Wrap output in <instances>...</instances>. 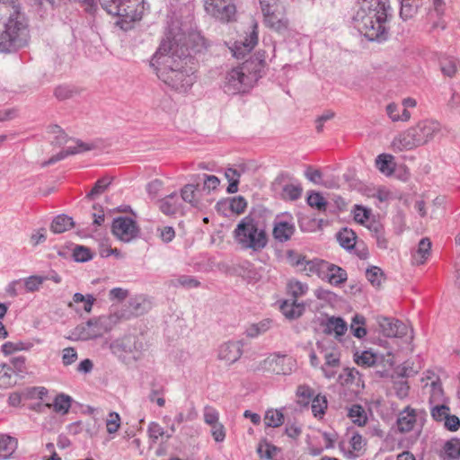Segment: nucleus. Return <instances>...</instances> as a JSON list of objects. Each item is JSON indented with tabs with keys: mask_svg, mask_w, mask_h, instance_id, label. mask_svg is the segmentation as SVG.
Returning <instances> with one entry per match:
<instances>
[{
	"mask_svg": "<svg viewBox=\"0 0 460 460\" xmlns=\"http://www.w3.org/2000/svg\"><path fill=\"white\" fill-rule=\"evenodd\" d=\"M303 192V188L300 184H286L282 189V196L284 199L289 200L298 199Z\"/></svg>",
	"mask_w": 460,
	"mask_h": 460,
	"instance_id": "obj_47",
	"label": "nucleus"
},
{
	"mask_svg": "<svg viewBox=\"0 0 460 460\" xmlns=\"http://www.w3.org/2000/svg\"><path fill=\"white\" fill-rule=\"evenodd\" d=\"M28 22L18 0H0V52L13 53L29 41Z\"/></svg>",
	"mask_w": 460,
	"mask_h": 460,
	"instance_id": "obj_2",
	"label": "nucleus"
},
{
	"mask_svg": "<svg viewBox=\"0 0 460 460\" xmlns=\"http://www.w3.org/2000/svg\"><path fill=\"white\" fill-rule=\"evenodd\" d=\"M296 396L299 399H301V403L308 404L309 401L313 399L315 395L314 391L310 386L303 385L297 387Z\"/></svg>",
	"mask_w": 460,
	"mask_h": 460,
	"instance_id": "obj_55",
	"label": "nucleus"
},
{
	"mask_svg": "<svg viewBox=\"0 0 460 460\" xmlns=\"http://www.w3.org/2000/svg\"><path fill=\"white\" fill-rule=\"evenodd\" d=\"M440 128V124L436 120L420 121L416 126L396 136L392 146L395 151L411 150L432 140Z\"/></svg>",
	"mask_w": 460,
	"mask_h": 460,
	"instance_id": "obj_6",
	"label": "nucleus"
},
{
	"mask_svg": "<svg viewBox=\"0 0 460 460\" xmlns=\"http://www.w3.org/2000/svg\"><path fill=\"white\" fill-rule=\"evenodd\" d=\"M336 237L340 245L345 250L351 251L355 248L357 235L351 229L346 227L341 229L337 233Z\"/></svg>",
	"mask_w": 460,
	"mask_h": 460,
	"instance_id": "obj_26",
	"label": "nucleus"
},
{
	"mask_svg": "<svg viewBox=\"0 0 460 460\" xmlns=\"http://www.w3.org/2000/svg\"><path fill=\"white\" fill-rule=\"evenodd\" d=\"M317 276L323 280H327L330 284L338 286L347 280L348 275L342 268L327 261L324 270L317 272Z\"/></svg>",
	"mask_w": 460,
	"mask_h": 460,
	"instance_id": "obj_20",
	"label": "nucleus"
},
{
	"mask_svg": "<svg viewBox=\"0 0 460 460\" xmlns=\"http://www.w3.org/2000/svg\"><path fill=\"white\" fill-rule=\"evenodd\" d=\"M261 367L276 375H288L291 372V358L285 355H271L261 362Z\"/></svg>",
	"mask_w": 460,
	"mask_h": 460,
	"instance_id": "obj_15",
	"label": "nucleus"
},
{
	"mask_svg": "<svg viewBox=\"0 0 460 460\" xmlns=\"http://www.w3.org/2000/svg\"><path fill=\"white\" fill-rule=\"evenodd\" d=\"M73 258L75 261L85 262L92 259V253L89 248L77 245L73 251Z\"/></svg>",
	"mask_w": 460,
	"mask_h": 460,
	"instance_id": "obj_52",
	"label": "nucleus"
},
{
	"mask_svg": "<svg viewBox=\"0 0 460 460\" xmlns=\"http://www.w3.org/2000/svg\"><path fill=\"white\" fill-rule=\"evenodd\" d=\"M49 133L54 136L52 144L58 146L66 145L68 142L73 141L76 145L75 146H69L66 149L61 150L57 155L51 156L49 160L42 163V166L46 167L51 165L60 160L65 159L68 155L79 154L82 152L89 151L93 148V145L84 143L81 140H74L69 137L65 131L58 125H51L49 127Z\"/></svg>",
	"mask_w": 460,
	"mask_h": 460,
	"instance_id": "obj_9",
	"label": "nucleus"
},
{
	"mask_svg": "<svg viewBox=\"0 0 460 460\" xmlns=\"http://www.w3.org/2000/svg\"><path fill=\"white\" fill-rule=\"evenodd\" d=\"M271 323L270 319H263L259 323H252L246 328L245 334L249 338H256L268 332L271 328Z\"/></svg>",
	"mask_w": 460,
	"mask_h": 460,
	"instance_id": "obj_30",
	"label": "nucleus"
},
{
	"mask_svg": "<svg viewBox=\"0 0 460 460\" xmlns=\"http://www.w3.org/2000/svg\"><path fill=\"white\" fill-rule=\"evenodd\" d=\"M283 314L288 319H296L300 317L305 311L303 303H298L297 300L293 299L291 303L284 301L280 306Z\"/></svg>",
	"mask_w": 460,
	"mask_h": 460,
	"instance_id": "obj_24",
	"label": "nucleus"
},
{
	"mask_svg": "<svg viewBox=\"0 0 460 460\" xmlns=\"http://www.w3.org/2000/svg\"><path fill=\"white\" fill-rule=\"evenodd\" d=\"M410 1L411 0H400V16L404 21L412 18L417 13L418 4H414L413 2L411 3Z\"/></svg>",
	"mask_w": 460,
	"mask_h": 460,
	"instance_id": "obj_48",
	"label": "nucleus"
},
{
	"mask_svg": "<svg viewBox=\"0 0 460 460\" xmlns=\"http://www.w3.org/2000/svg\"><path fill=\"white\" fill-rule=\"evenodd\" d=\"M205 9L208 14L222 22L235 21L236 6L233 0H207Z\"/></svg>",
	"mask_w": 460,
	"mask_h": 460,
	"instance_id": "obj_11",
	"label": "nucleus"
},
{
	"mask_svg": "<svg viewBox=\"0 0 460 460\" xmlns=\"http://www.w3.org/2000/svg\"><path fill=\"white\" fill-rule=\"evenodd\" d=\"M365 324L366 318L363 315L356 314L352 318L350 331L355 337L361 339L367 335V329L364 327Z\"/></svg>",
	"mask_w": 460,
	"mask_h": 460,
	"instance_id": "obj_41",
	"label": "nucleus"
},
{
	"mask_svg": "<svg viewBox=\"0 0 460 460\" xmlns=\"http://www.w3.org/2000/svg\"><path fill=\"white\" fill-rule=\"evenodd\" d=\"M276 447L265 442L260 443L257 448V452L262 458L271 459L276 451Z\"/></svg>",
	"mask_w": 460,
	"mask_h": 460,
	"instance_id": "obj_63",
	"label": "nucleus"
},
{
	"mask_svg": "<svg viewBox=\"0 0 460 460\" xmlns=\"http://www.w3.org/2000/svg\"><path fill=\"white\" fill-rule=\"evenodd\" d=\"M431 242L429 238H422L418 245V250L413 255V261L417 264H423L430 253Z\"/></svg>",
	"mask_w": 460,
	"mask_h": 460,
	"instance_id": "obj_33",
	"label": "nucleus"
},
{
	"mask_svg": "<svg viewBox=\"0 0 460 460\" xmlns=\"http://www.w3.org/2000/svg\"><path fill=\"white\" fill-rule=\"evenodd\" d=\"M120 427V416L115 411H111L106 419V429L109 434H115Z\"/></svg>",
	"mask_w": 460,
	"mask_h": 460,
	"instance_id": "obj_49",
	"label": "nucleus"
},
{
	"mask_svg": "<svg viewBox=\"0 0 460 460\" xmlns=\"http://www.w3.org/2000/svg\"><path fill=\"white\" fill-rule=\"evenodd\" d=\"M264 423L267 427H280L284 423V414L281 410H268L265 412Z\"/></svg>",
	"mask_w": 460,
	"mask_h": 460,
	"instance_id": "obj_37",
	"label": "nucleus"
},
{
	"mask_svg": "<svg viewBox=\"0 0 460 460\" xmlns=\"http://www.w3.org/2000/svg\"><path fill=\"white\" fill-rule=\"evenodd\" d=\"M348 416L351 419V420L358 425L364 426L367 423V416L365 409L359 404H353L349 409Z\"/></svg>",
	"mask_w": 460,
	"mask_h": 460,
	"instance_id": "obj_38",
	"label": "nucleus"
},
{
	"mask_svg": "<svg viewBox=\"0 0 460 460\" xmlns=\"http://www.w3.org/2000/svg\"><path fill=\"white\" fill-rule=\"evenodd\" d=\"M366 277L373 286L381 284L383 271L379 267L372 266L366 270Z\"/></svg>",
	"mask_w": 460,
	"mask_h": 460,
	"instance_id": "obj_53",
	"label": "nucleus"
},
{
	"mask_svg": "<svg viewBox=\"0 0 460 460\" xmlns=\"http://www.w3.org/2000/svg\"><path fill=\"white\" fill-rule=\"evenodd\" d=\"M111 231L118 239L128 243L137 236L139 229L132 218L119 217L113 220Z\"/></svg>",
	"mask_w": 460,
	"mask_h": 460,
	"instance_id": "obj_12",
	"label": "nucleus"
},
{
	"mask_svg": "<svg viewBox=\"0 0 460 460\" xmlns=\"http://www.w3.org/2000/svg\"><path fill=\"white\" fill-rule=\"evenodd\" d=\"M353 213L355 221L364 225L365 222L369 218L371 210L364 208L363 206L356 205Z\"/></svg>",
	"mask_w": 460,
	"mask_h": 460,
	"instance_id": "obj_57",
	"label": "nucleus"
},
{
	"mask_svg": "<svg viewBox=\"0 0 460 460\" xmlns=\"http://www.w3.org/2000/svg\"><path fill=\"white\" fill-rule=\"evenodd\" d=\"M449 412L450 409L446 404L435 405L430 410L431 417L436 421H443Z\"/></svg>",
	"mask_w": 460,
	"mask_h": 460,
	"instance_id": "obj_56",
	"label": "nucleus"
},
{
	"mask_svg": "<svg viewBox=\"0 0 460 460\" xmlns=\"http://www.w3.org/2000/svg\"><path fill=\"white\" fill-rule=\"evenodd\" d=\"M258 25L257 23L252 24V30L250 34L245 37L242 41H236L234 48L232 49L233 55L236 58H243L244 56L251 52L258 43Z\"/></svg>",
	"mask_w": 460,
	"mask_h": 460,
	"instance_id": "obj_19",
	"label": "nucleus"
},
{
	"mask_svg": "<svg viewBox=\"0 0 460 460\" xmlns=\"http://www.w3.org/2000/svg\"><path fill=\"white\" fill-rule=\"evenodd\" d=\"M17 440L7 435H0V458H8L15 450Z\"/></svg>",
	"mask_w": 460,
	"mask_h": 460,
	"instance_id": "obj_32",
	"label": "nucleus"
},
{
	"mask_svg": "<svg viewBox=\"0 0 460 460\" xmlns=\"http://www.w3.org/2000/svg\"><path fill=\"white\" fill-rule=\"evenodd\" d=\"M288 291L293 299L297 300L298 297L304 296L308 291V286L298 280H290L288 283Z\"/></svg>",
	"mask_w": 460,
	"mask_h": 460,
	"instance_id": "obj_43",
	"label": "nucleus"
},
{
	"mask_svg": "<svg viewBox=\"0 0 460 460\" xmlns=\"http://www.w3.org/2000/svg\"><path fill=\"white\" fill-rule=\"evenodd\" d=\"M287 259L288 262L298 269L303 266L304 261H305L306 256L296 252L294 250H288L287 252Z\"/></svg>",
	"mask_w": 460,
	"mask_h": 460,
	"instance_id": "obj_60",
	"label": "nucleus"
},
{
	"mask_svg": "<svg viewBox=\"0 0 460 460\" xmlns=\"http://www.w3.org/2000/svg\"><path fill=\"white\" fill-rule=\"evenodd\" d=\"M327 261L323 260H307L305 259V261H304V264L302 267H300V270L304 271L305 275L312 276V275H317V272H323L324 270V268L326 266Z\"/></svg>",
	"mask_w": 460,
	"mask_h": 460,
	"instance_id": "obj_34",
	"label": "nucleus"
},
{
	"mask_svg": "<svg viewBox=\"0 0 460 460\" xmlns=\"http://www.w3.org/2000/svg\"><path fill=\"white\" fill-rule=\"evenodd\" d=\"M440 71L445 76L454 77L457 72L458 60L451 56H441L438 59Z\"/></svg>",
	"mask_w": 460,
	"mask_h": 460,
	"instance_id": "obj_27",
	"label": "nucleus"
},
{
	"mask_svg": "<svg viewBox=\"0 0 460 460\" xmlns=\"http://www.w3.org/2000/svg\"><path fill=\"white\" fill-rule=\"evenodd\" d=\"M102 7L110 14L119 17L117 24L128 30L130 23L142 18L144 0H99Z\"/></svg>",
	"mask_w": 460,
	"mask_h": 460,
	"instance_id": "obj_7",
	"label": "nucleus"
},
{
	"mask_svg": "<svg viewBox=\"0 0 460 460\" xmlns=\"http://www.w3.org/2000/svg\"><path fill=\"white\" fill-rule=\"evenodd\" d=\"M111 183V178L102 177L99 179L93 185L90 192L87 193L86 198L94 199L97 196L105 191L107 187Z\"/></svg>",
	"mask_w": 460,
	"mask_h": 460,
	"instance_id": "obj_44",
	"label": "nucleus"
},
{
	"mask_svg": "<svg viewBox=\"0 0 460 460\" xmlns=\"http://www.w3.org/2000/svg\"><path fill=\"white\" fill-rule=\"evenodd\" d=\"M30 345H26L25 343L20 341V342H11L7 341L4 343L1 347V350L4 355H11L12 353L15 351L20 350H27L30 349Z\"/></svg>",
	"mask_w": 460,
	"mask_h": 460,
	"instance_id": "obj_51",
	"label": "nucleus"
},
{
	"mask_svg": "<svg viewBox=\"0 0 460 460\" xmlns=\"http://www.w3.org/2000/svg\"><path fill=\"white\" fill-rule=\"evenodd\" d=\"M150 309V302L146 299L137 296L128 301V310L131 314L138 316L144 314Z\"/></svg>",
	"mask_w": 460,
	"mask_h": 460,
	"instance_id": "obj_31",
	"label": "nucleus"
},
{
	"mask_svg": "<svg viewBox=\"0 0 460 460\" xmlns=\"http://www.w3.org/2000/svg\"><path fill=\"white\" fill-rule=\"evenodd\" d=\"M94 302H95V298L93 295L87 294L84 296V295L77 292V293L74 294L73 302H69L67 306L72 308L74 305V303H76V304L84 303V310L86 313H91Z\"/></svg>",
	"mask_w": 460,
	"mask_h": 460,
	"instance_id": "obj_40",
	"label": "nucleus"
},
{
	"mask_svg": "<svg viewBox=\"0 0 460 460\" xmlns=\"http://www.w3.org/2000/svg\"><path fill=\"white\" fill-rule=\"evenodd\" d=\"M296 232L292 219L286 220L277 217L273 222L272 235L279 243H286L291 239Z\"/></svg>",
	"mask_w": 460,
	"mask_h": 460,
	"instance_id": "obj_17",
	"label": "nucleus"
},
{
	"mask_svg": "<svg viewBox=\"0 0 460 460\" xmlns=\"http://www.w3.org/2000/svg\"><path fill=\"white\" fill-rule=\"evenodd\" d=\"M75 222L72 217L66 215L57 216L50 225V230L55 234H61L74 227Z\"/></svg>",
	"mask_w": 460,
	"mask_h": 460,
	"instance_id": "obj_25",
	"label": "nucleus"
},
{
	"mask_svg": "<svg viewBox=\"0 0 460 460\" xmlns=\"http://www.w3.org/2000/svg\"><path fill=\"white\" fill-rule=\"evenodd\" d=\"M174 287L181 286L185 288H195L200 286V282L192 276L182 275L172 280Z\"/></svg>",
	"mask_w": 460,
	"mask_h": 460,
	"instance_id": "obj_46",
	"label": "nucleus"
},
{
	"mask_svg": "<svg viewBox=\"0 0 460 460\" xmlns=\"http://www.w3.org/2000/svg\"><path fill=\"white\" fill-rule=\"evenodd\" d=\"M263 62L249 59L232 68L226 75L223 89L228 94L247 93L262 76Z\"/></svg>",
	"mask_w": 460,
	"mask_h": 460,
	"instance_id": "obj_4",
	"label": "nucleus"
},
{
	"mask_svg": "<svg viewBox=\"0 0 460 460\" xmlns=\"http://www.w3.org/2000/svg\"><path fill=\"white\" fill-rule=\"evenodd\" d=\"M377 323L382 333L386 337H403L407 333L406 325L396 319L378 316Z\"/></svg>",
	"mask_w": 460,
	"mask_h": 460,
	"instance_id": "obj_16",
	"label": "nucleus"
},
{
	"mask_svg": "<svg viewBox=\"0 0 460 460\" xmlns=\"http://www.w3.org/2000/svg\"><path fill=\"white\" fill-rule=\"evenodd\" d=\"M233 234L241 249L254 252L262 251L269 242L265 226L251 215L240 220Z\"/></svg>",
	"mask_w": 460,
	"mask_h": 460,
	"instance_id": "obj_5",
	"label": "nucleus"
},
{
	"mask_svg": "<svg viewBox=\"0 0 460 460\" xmlns=\"http://www.w3.org/2000/svg\"><path fill=\"white\" fill-rule=\"evenodd\" d=\"M225 176L229 182L226 191L231 194L237 192L241 176L240 172L234 168H228L225 172Z\"/></svg>",
	"mask_w": 460,
	"mask_h": 460,
	"instance_id": "obj_45",
	"label": "nucleus"
},
{
	"mask_svg": "<svg viewBox=\"0 0 460 460\" xmlns=\"http://www.w3.org/2000/svg\"><path fill=\"white\" fill-rule=\"evenodd\" d=\"M198 187L199 182L196 184L189 183L184 185L181 189V199L182 201L190 204L192 207H197L199 205V199L197 198L198 195Z\"/></svg>",
	"mask_w": 460,
	"mask_h": 460,
	"instance_id": "obj_28",
	"label": "nucleus"
},
{
	"mask_svg": "<svg viewBox=\"0 0 460 460\" xmlns=\"http://www.w3.org/2000/svg\"><path fill=\"white\" fill-rule=\"evenodd\" d=\"M393 160L392 155L381 154L376 158V166L385 175H391L394 171Z\"/></svg>",
	"mask_w": 460,
	"mask_h": 460,
	"instance_id": "obj_35",
	"label": "nucleus"
},
{
	"mask_svg": "<svg viewBox=\"0 0 460 460\" xmlns=\"http://www.w3.org/2000/svg\"><path fill=\"white\" fill-rule=\"evenodd\" d=\"M328 407V401L325 395L321 394L312 399V412L315 418L323 419Z\"/></svg>",
	"mask_w": 460,
	"mask_h": 460,
	"instance_id": "obj_36",
	"label": "nucleus"
},
{
	"mask_svg": "<svg viewBox=\"0 0 460 460\" xmlns=\"http://www.w3.org/2000/svg\"><path fill=\"white\" fill-rule=\"evenodd\" d=\"M143 347V342L136 335H127L111 344V348L115 352L121 351L131 354L135 359L139 358Z\"/></svg>",
	"mask_w": 460,
	"mask_h": 460,
	"instance_id": "obj_14",
	"label": "nucleus"
},
{
	"mask_svg": "<svg viewBox=\"0 0 460 460\" xmlns=\"http://www.w3.org/2000/svg\"><path fill=\"white\" fill-rule=\"evenodd\" d=\"M267 27L285 34L288 31L289 21L286 16V10L279 0H259Z\"/></svg>",
	"mask_w": 460,
	"mask_h": 460,
	"instance_id": "obj_10",
	"label": "nucleus"
},
{
	"mask_svg": "<svg viewBox=\"0 0 460 460\" xmlns=\"http://www.w3.org/2000/svg\"><path fill=\"white\" fill-rule=\"evenodd\" d=\"M317 349L323 355L324 364L321 366V369L324 377L327 379L333 378L338 368L341 367V354L338 349L332 348L331 349L324 348L321 341L316 342Z\"/></svg>",
	"mask_w": 460,
	"mask_h": 460,
	"instance_id": "obj_13",
	"label": "nucleus"
},
{
	"mask_svg": "<svg viewBox=\"0 0 460 460\" xmlns=\"http://www.w3.org/2000/svg\"><path fill=\"white\" fill-rule=\"evenodd\" d=\"M77 359V352L73 347H68L62 351V363L64 366H69Z\"/></svg>",
	"mask_w": 460,
	"mask_h": 460,
	"instance_id": "obj_64",
	"label": "nucleus"
},
{
	"mask_svg": "<svg viewBox=\"0 0 460 460\" xmlns=\"http://www.w3.org/2000/svg\"><path fill=\"white\" fill-rule=\"evenodd\" d=\"M115 314L101 315L88 320L85 323L76 326L72 332V339L89 341L102 337L112 330L118 323Z\"/></svg>",
	"mask_w": 460,
	"mask_h": 460,
	"instance_id": "obj_8",
	"label": "nucleus"
},
{
	"mask_svg": "<svg viewBox=\"0 0 460 460\" xmlns=\"http://www.w3.org/2000/svg\"><path fill=\"white\" fill-rule=\"evenodd\" d=\"M460 457V438H452L445 442L440 453L441 460H456Z\"/></svg>",
	"mask_w": 460,
	"mask_h": 460,
	"instance_id": "obj_23",
	"label": "nucleus"
},
{
	"mask_svg": "<svg viewBox=\"0 0 460 460\" xmlns=\"http://www.w3.org/2000/svg\"><path fill=\"white\" fill-rule=\"evenodd\" d=\"M392 17L389 0H361L354 22L365 38L381 42L388 38V24Z\"/></svg>",
	"mask_w": 460,
	"mask_h": 460,
	"instance_id": "obj_3",
	"label": "nucleus"
},
{
	"mask_svg": "<svg viewBox=\"0 0 460 460\" xmlns=\"http://www.w3.org/2000/svg\"><path fill=\"white\" fill-rule=\"evenodd\" d=\"M159 208L167 216L182 213V204L176 192H172L160 199Z\"/></svg>",
	"mask_w": 460,
	"mask_h": 460,
	"instance_id": "obj_21",
	"label": "nucleus"
},
{
	"mask_svg": "<svg viewBox=\"0 0 460 460\" xmlns=\"http://www.w3.org/2000/svg\"><path fill=\"white\" fill-rule=\"evenodd\" d=\"M157 233L164 243H171L175 237V231L172 226H163L157 228Z\"/></svg>",
	"mask_w": 460,
	"mask_h": 460,
	"instance_id": "obj_61",
	"label": "nucleus"
},
{
	"mask_svg": "<svg viewBox=\"0 0 460 460\" xmlns=\"http://www.w3.org/2000/svg\"><path fill=\"white\" fill-rule=\"evenodd\" d=\"M394 390L396 396L400 399H404L409 394L410 386L406 380H398L394 382Z\"/></svg>",
	"mask_w": 460,
	"mask_h": 460,
	"instance_id": "obj_58",
	"label": "nucleus"
},
{
	"mask_svg": "<svg viewBox=\"0 0 460 460\" xmlns=\"http://www.w3.org/2000/svg\"><path fill=\"white\" fill-rule=\"evenodd\" d=\"M246 207L247 201L242 196L234 197L229 201V208L231 211L237 215L243 213Z\"/></svg>",
	"mask_w": 460,
	"mask_h": 460,
	"instance_id": "obj_54",
	"label": "nucleus"
},
{
	"mask_svg": "<svg viewBox=\"0 0 460 460\" xmlns=\"http://www.w3.org/2000/svg\"><path fill=\"white\" fill-rule=\"evenodd\" d=\"M347 331V323L341 317L332 316L327 320L324 332L328 334L334 332L337 336L343 335Z\"/></svg>",
	"mask_w": 460,
	"mask_h": 460,
	"instance_id": "obj_29",
	"label": "nucleus"
},
{
	"mask_svg": "<svg viewBox=\"0 0 460 460\" xmlns=\"http://www.w3.org/2000/svg\"><path fill=\"white\" fill-rule=\"evenodd\" d=\"M307 204L316 208L320 212H324L327 209L328 202L325 200L323 195L319 192L312 191L307 197Z\"/></svg>",
	"mask_w": 460,
	"mask_h": 460,
	"instance_id": "obj_42",
	"label": "nucleus"
},
{
	"mask_svg": "<svg viewBox=\"0 0 460 460\" xmlns=\"http://www.w3.org/2000/svg\"><path fill=\"white\" fill-rule=\"evenodd\" d=\"M242 341H227L218 348V358L226 361L227 364L236 362L243 354Z\"/></svg>",
	"mask_w": 460,
	"mask_h": 460,
	"instance_id": "obj_18",
	"label": "nucleus"
},
{
	"mask_svg": "<svg viewBox=\"0 0 460 460\" xmlns=\"http://www.w3.org/2000/svg\"><path fill=\"white\" fill-rule=\"evenodd\" d=\"M72 398L65 394H58L53 402V408L56 412L66 414L71 407Z\"/></svg>",
	"mask_w": 460,
	"mask_h": 460,
	"instance_id": "obj_39",
	"label": "nucleus"
},
{
	"mask_svg": "<svg viewBox=\"0 0 460 460\" xmlns=\"http://www.w3.org/2000/svg\"><path fill=\"white\" fill-rule=\"evenodd\" d=\"M204 421L208 425H213L219 422V413L212 406H205L204 408Z\"/></svg>",
	"mask_w": 460,
	"mask_h": 460,
	"instance_id": "obj_59",
	"label": "nucleus"
},
{
	"mask_svg": "<svg viewBox=\"0 0 460 460\" xmlns=\"http://www.w3.org/2000/svg\"><path fill=\"white\" fill-rule=\"evenodd\" d=\"M417 420L416 411L410 406L402 410L397 419V427L400 432L406 433L413 429Z\"/></svg>",
	"mask_w": 460,
	"mask_h": 460,
	"instance_id": "obj_22",
	"label": "nucleus"
},
{
	"mask_svg": "<svg viewBox=\"0 0 460 460\" xmlns=\"http://www.w3.org/2000/svg\"><path fill=\"white\" fill-rule=\"evenodd\" d=\"M26 358L23 356L13 357L10 360V366L17 374H23L26 372Z\"/></svg>",
	"mask_w": 460,
	"mask_h": 460,
	"instance_id": "obj_62",
	"label": "nucleus"
},
{
	"mask_svg": "<svg viewBox=\"0 0 460 460\" xmlns=\"http://www.w3.org/2000/svg\"><path fill=\"white\" fill-rule=\"evenodd\" d=\"M191 56L187 48L180 46L169 32L154 54L152 66H156L158 78L175 91L187 92L195 81L194 70L189 66Z\"/></svg>",
	"mask_w": 460,
	"mask_h": 460,
	"instance_id": "obj_1",
	"label": "nucleus"
},
{
	"mask_svg": "<svg viewBox=\"0 0 460 460\" xmlns=\"http://www.w3.org/2000/svg\"><path fill=\"white\" fill-rule=\"evenodd\" d=\"M376 358H377L376 354L368 350H365L360 356H358L355 358V361L360 367H369L376 364Z\"/></svg>",
	"mask_w": 460,
	"mask_h": 460,
	"instance_id": "obj_50",
	"label": "nucleus"
}]
</instances>
